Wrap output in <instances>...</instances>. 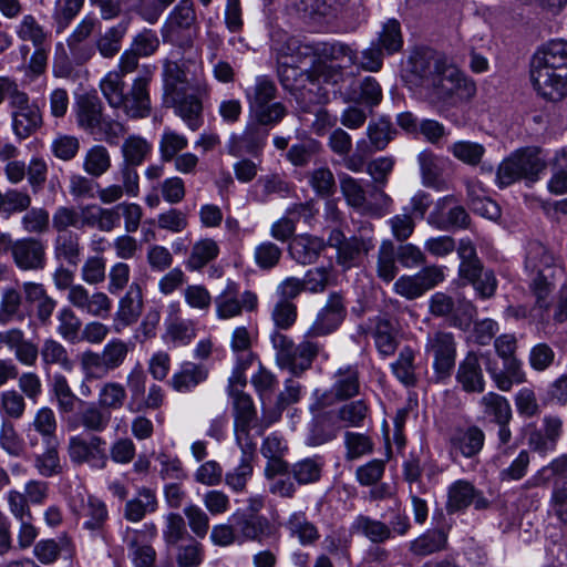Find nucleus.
<instances>
[{
	"label": "nucleus",
	"mask_w": 567,
	"mask_h": 567,
	"mask_svg": "<svg viewBox=\"0 0 567 567\" xmlns=\"http://www.w3.org/2000/svg\"><path fill=\"white\" fill-rule=\"evenodd\" d=\"M411 63L412 72L422 79L427 89L429 102L441 113L467 103L476 93L474 81L442 54H416Z\"/></svg>",
	"instance_id": "nucleus-1"
},
{
	"label": "nucleus",
	"mask_w": 567,
	"mask_h": 567,
	"mask_svg": "<svg viewBox=\"0 0 567 567\" xmlns=\"http://www.w3.org/2000/svg\"><path fill=\"white\" fill-rule=\"evenodd\" d=\"M277 61H290L303 64L310 60V66L322 76L323 82L338 84L343 81L342 70L357 64L358 54L350 45L333 42H303L296 37L279 35L274 41Z\"/></svg>",
	"instance_id": "nucleus-2"
},
{
	"label": "nucleus",
	"mask_w": 567,
	"mask_h": 567,
	"mask_svg": "<svg viewBox=\"0 0 567 567\" xmlns=\"http://www.w3.org/2000/svg\"><path fill=\"white\" fill-rule=\"evenodd\" d=\"M526 268L535 272L532 278L530 289L536 298V307L528 309L524 305L508 306L505 309L506 318L515 320L532 319L544 321L548 318V297L555 287V280L560 277L563 270L555 265L554 256L538 241L528 245L526 255Z\"/></svg>",
	"instance_id": "nucleus-3"
},
{
	"label": "nucleus",
	"mask_w": 567,
	"mask_h": 567,
	"mask_svg": "<svg viewBox=\"0 0 567 567\" xmlns=\"http://www.w3.org/2000/svg\"><path fill=\"white\" fill-rule=\"evenodd\" d=\"M156 66L144 64L133 80L130 90L124 93L125 83L115 73H107L100 89L112 109L121 110L127 117L138 120L148 117L152 111L150 85Z\"/></svg>",
	"instance_id": "nucleus-4"
},
{
	"label": "nucleus",
	"mask_w": 567,
	"mask_h": 567,
	"mask_svg": "<svg viewBox=\"0 0 567 567\" xmlns=\"http://www.w3.org/2000/svg\"><path fill=\"white\" fill-rule=\"evenodd\" d=\"M78 126L94 141L116 146L125 135V125L104 114V106L96 95H81L75 104Z\"/></svg>",
	"instance_id": "nucleus-5"
},
{
	"label": "nucleus",
	"mask_w": 567,
	"mask_h": 567,
	"mask_svg": "<svg viewBox=\"0 0 567 567\" xmlns=\"http://www.w3.org/2000/svg\"><path fill=\"white\" fill-rule=\"evenodd\" d=\"M270 340L276 350L277 364L293 374H299L309 369L316 357L323 350L322 343L307 338L306 333L298 344L281 331H272Z\"/></svg>",
	"instance_id": "nucleus-6"
},
{
	"label": "nucleus",
	"mask_w": 567,
	"mask_h": 567,
	"mask_svg": "<svg viewBox=\"0 0 567 567\" xmlns=\"http://www.w3.org/2000/svg\"><path fill=\"white\" fill-rule=\"evenodd\" d=\"M231 414L234 419L235 442L238 447L250 449L257 445V440L270 422H262L258 417L257 408L249 393H235L230 396Z\"/></svg>",
	"instance_id": "nucleus-7"
},
{
	"label": "nucleus",
	"mask_w": 567,
	"mask_h": 567,
	"mask_svg": "<svg viewBox=\"0 0 567 567\" xmlns=\"http://www.w3.org/2000/svg\"><path fill=\"white\" fill-rule=\"evenodd\" d=\"M246 99L258 124L274 126L287 114L286 106L280 102H270L277 95V86L272 79L267 75L256 78L254 85L246 90Z\"/></svg>",
	"instance_id": "nucleus-8"
},
{
	"label": "nucleus",
	"mask_w": 567,
	"mask_h": 567,
	"mask_svg": "<svg viewBox=\"0 0 567 567\" xmlns=\"http://www.w3.org/2000/svg\"><path fill=\"white\" fill-rule=\"evenodd\" d=\"M72 514L81 520L82 528L94 538L105 539L110 513L100 497L76 491L70 499Z\"/></svg>",
	"instance_id": "nucleus-9"
},
{
	"label": "nucleus",
	"mask_w": 567,
	"mask_h": 567,
	"mask_svg": "<svg viewBox=\"0 0 567 567\" xmlns=\"http://www.w3.org/2000/svg\"><path fill=\"white\" fill-rule=\"evenodd\" d=\"M546 162L537 147L515 152L498 166L496 181L499 187H507L522 178H537Z\"/></svg>",
	"instance_id": "nucleus-10"
},
{
	"label": "nucleus",
	"mask_w": 567,
	"mask_h": 567,
	"mask_svg": "<svg viewBox=\"0 0 567 567\" xmlns=\"http://www.w3.org/2000/svg\"><path fill=\"white\" fill-rule=\"evenodd\" d=\"M327 246L337 250V264L343 270H348L362 265L365 257L374 249L375 241L367 236L347 238L341 230L332 229L328 236Z\"/></svg>",
	"instance_id": "nucleus-11"
},
{
	"label": "nucleus",
	"mask_w": 567,
	"mask_h": 567,
	"mask_svg": "<svg viewBox=\"0 0 567 567\" xmlns=\"http://www.w3.org/2000/svg\"><path fill=\"white\" fill-rule=\"evenodd\" d=\"M197 16L192 0H179L168 13L161 33L164 42L190 47L189 31L196 25Z\"/></svg>",
	"instance_id": "nucleus-12"
},
{
	"label": "nucleus",
	"mask_w": 567,
	"mask_h": 567,
	"mask_svg": "<svg viewBox=\"0 0 567 567\" xmlns=\"http://www.w3.org/2000/svg\"><path fill=\"white\" fill-rule=\"evenodd\" d=\"M66 451L74 465L87 464L94 470H104L107 466L106 441L102 436L91 435L85 439L73 435L68 441Z\"/></svg>",
	"instance_id": "nucleus-13"
},
{
	"label": "nucleus",
	"mask_w": 567,
	"mask_h": 567,
	"mask_svg": "<svg viewBox=\"0 0 567 567\" xmlns=\"http://www.w3.org/2000/svg\"><path fill=\"white\" fill-rule=\"evenodd\" d=\"M425 352L433 357L434 377L437 382L447 379L456 359V341L454 334L436 331L427 336Z\"/></svg>",
	"instance_id": "nucleus-14"
},
{
	"label": "nucleus",
	"mask_w": 567,
	"mask_h": 567,
	"mask_svg": "<svg viewBox=\"0 0 567 567\" xmlns=\"http://www.w3.org/2000/svg\"><path fill=\"white\" fill-rule=\"evenodd\" d=\"M346 316L347 307L343 296L339 292H331L305 333L312 340L330 336L340 328Z\"/></svg>",
	"instance_id": "nucleus-15"
},
{
	"label": "nucleus",
	"mask_w": 567,
	"mask_h": 567,
	"mask_svg": "<svg viewBox=\"0 0 567 567\" xmlns=\"http://www.w3.org/2000/svg\"><path fill=\"white\" fill-rule=\"evenodd\" d=\"M216 316L220 320L238 317L244 310H252L257 306V296L246 290L240 293L239 285L228 279L225 288L214 298Z\"/></svg>",
	"instance_id": "nucleus-16"
},
{
	"label": "nucleus",
	"mask_w": 567,
	"mask_h": 567,
	"mask_svg": "<svg viewBox=\"0 0 567 567\" xmlns=\"http://www.w3.org/2000/svg\"><path fill=\"white\" fill-rule=\"evenodd\" d=\"M12 130L20 140H25L42 125V114L39 106L30 103L29 95L22 92L11 103Z\"/></svg>",
	"instance_id": "nucleus-17"
},
{
	"label": "nucleus",
	"mask_w": 567,
	"mask_h": 567,
	"mask_svg": "<svg viewBox=\"0 0 567 567\" xmlns=\"http://www.w3.org/2000/svg\"><path fill=\"white\" fill-rule=\"evenodd\" d=\"M482 363L486 367L492 363L489 352L470 351L460 362L455 378L463 391L467 393H482L484 391L485 380Z\"/></svg>",
	"instance_id": "nucleus-18"
},
{
	"label": "nucleus",
	"mask_w": 567,
	"mask_h": 567,
	"mask_svg": "<svg viewBox=\"0 0 567 567\" xmlns=\"http://www.w3.org/2000/svg\"><path fill=\"white\" fill-rule=\"evenodd\" d=\"M144 308L143 290L138 282L133 281L123 297L120 298L113 317L112 329L121 333L127 327L136 323Z\"/></svg>",
	"instance_id": "nucleus-19"
},
{
	"label": "nucleus",
	"mask_w": 567,
	"mask_h": 567,
	"mask_svg": "<svg viewBox=\"0 0 567 567\" xmlns=\"http://www.w3.org/2000/svg\"><path fill=\"white\" fill-rule=\"evenodd\" d=\"M96 23L95 18L86 16L66 39L70 60L74 65H83L94 56L95 44L91 42L90 37Z\"/></svg>",
	"instance_id": "nucleus-20"
},
{
	"label": "nucleus",
	"mask_w": 567,
	"mask_h": 567,
	"mask_svg": "<svg viewBox=\"0 0 567 567\" xmlns=\"http://www.w3.org/2000/svg\"><path fill=\"white\" fill-rule=\"evenodd\" d=\"M112 416L109 410L103 409L96 402H81V408L75 415L65 420V427L70 432L83 429L86 432L102 433L111 423Z\"/></svg>",
	"instance_id": "nucleus-21"
},
{
	"label": "nucleus",
	"mask_w": 567,
	"mask_h": 567,
	"mask_svg": "<svg viewBox=\"0 0 567 567\" xmlns=\"http://www.w3.org/2000/svg\"><path fill=\"white\" fill-rule=\"evenodd\" d=\"M68 301L82 313L91 317L105 319L112 310V300L103 291H90L80 284H76L68 292Z\"/></svg>",
	"instance_id": "nucleus-22"
},
{
	"label": "nucleus",
	"mask_w": 567,
	"mask_h": 567,
	"mask_svg": "<svg viewBox=\"0 0 567 567\" xmlns=\"http://www.w3.org/2000/svg\"><path fill=\"white\" fill-rule=\"evenodd\" d=\"M530 81L534 90L544 100L559 102L567 96V74L533 66Z\"/></svg>",
	"instance_id": "nucleus-23"
},
{
	"label": "nucleus",
	"mask_w": 567,
	"mask_h": 567,
	"mask_svg": "<svg viewBox=\"0 0 567 567\" xmlns=\"http://www.w3.org/2000/svg\"><path fill=\"white\" fill-rule=\"evenodd\" d=\"M488 502L482 492L465 480H457L449 486L446 509L449 513L464 511L470 505H474L476 509H483Z\"/></svg>",
	"instance_id": "nucleus-24"
},
{
	"label": "nucleus",
	"mask_w": 567,
	"mask_h": 567,
	"mask_svg": "<svg viewBox=\"0 0 567 567\" xmlns=\"http://www.w3.org/2000/svg\"><path fill=\"white\" fill-rule=\"evenodd\" d=\"M122 540L127 547L128 557L135 567H153L156 559L155 549L147 544L146 534L142 529L125 527Z\"/></svg>",
	"instance_id": "nucleus-25"
},
{
	"label": "nucleus",
	"mask_w": 567,
	"mask_h": 567,
	"mask_svg": "<svg viewBox=\"0 0 567 567\" xmlns=\"http://www.w3.org/2000/svg\"><path fill=\"white\" fill-rule=\"evenodd\" d=\"M209 369L203 363L184 361L168 380V385L178 393L193 392L197 386L206 382Z\"/></svg>",
	"instance_id": "nucleus-26"
},
{
	"label": "nucleus",
	"mask_w": 567,
	"mask_h": 567,
	"mask_svg": "<svg viewBox=\"0 0 567 567\" xmlns=\"http://www.w3.org/2000/svg\"><path fill=\"white\" fill-rule=\"evenodd\" d=\"M361 392V373L355 364H347L336 370L330 394L338 401H346Z\"/></svg>",
	"instance_id": "nucleus-27"
},
{
	"label": "nucleus",
	"mask_w": 567,
	"mask_h": 567,
	"mask_svg": "<svg viewBox=\"0 0 567 567\" xmlns=\"http://www.w3.org/2000/svg\"><path fill=\"white\" fill-rule=\"evenodd\" d=\"M13 260L21 270H39L45 265V249L41 241L23 238L14 241Z\"/></svg>",
	"instance_id": "nucleus-28"
},
{
	"label": "nucleus",
	"mask_w": 567,
	"mask_h": 567,
	"mask_svg": "<svg viewBox=\"0 0 567 567\" xmlns=\"http://www.w3.org/2000/svg\"><path fill=\"white\" fill-rule=\"evenodd\" d=\"M233 522L237 543L243 544L246 542L261 543L266 530L269 527L268 519L262 516L248 515L244 512H236L230 516Z\"/></svg>",
	"instance_id": "nucleus-29"
},
{
	"label": "nucleus",
	"mask_w": 567,
	"mask_h": 567,
	"mask_svg": "<svg viewBox=\"0 0 567 567\" xmlns=\"http://www.w3.org/2000/svg\"><path fill=\"white\" fill-rule=\"evenodd\" d=\"M175 107L176 114L186 123L189 130L197 131L204 122L203 103L195 94H187V91L177 93L165 99Z\"/></svg>",
	"instance_id": "nucleus-30"
},
{
	"label": "nucleus",
	"mask_w": 567,
	"mask_h": 567,
	"mask_svg": "<svg viewBox=\"0 0 567 567\" xmlns=\"http://www.w3.org/2000/svg\"><path fill=\"white\" fill-rule=\"evenodd\" d=\"M340 92L344 101L364 104L370 107L377 106L382 100V89L372 76H365L358 83L351 81L350 85L344 89L341 85Z\"/></svg>",
	"instance_id": "nucleus-31"
},
{
	"label": "nucleus",
	"mask_w": 567,
	"mask_h": 567,
	"mask_svg": "<svg viewBox=\"0 0 567 567\" xmlns=\"http://www.w3.org/2000/svg\"><path fill=\"white\" fill-rule=\"evenodd\" d=\"M293 189V184L279 174H269L257 179L249 196L255 202L266 203L272 195H278L282 198L289 197Z\"/></svg>",
	"instance_id": "nucleus-32"
},
{
	"label": "nucleus",
	"mask_w": 567,
	"mask_h": 567,
	"mask_svg": "<svg viewBox=\"0 0 567 567\" xmlns=\"http://www.w3.org/2000/svg\"><path fill=\"white\" fill-rule=\"evenodd\" d=\"M532 65L567 74V41H549L534 55Z\"/></svg>",
	"instance_id": "nucleus-33"
},
{
	"label": "nucleus",
	"mask_w": 567,
	"mask_h": 567,
	"mask_svg": "<svg viewBox=\"0 0 567 567\" xmlns=\"http://www.w3.org/2000/svg\"><path fill=\"white\" fill-rule=\"evenodd\" d=\"M158 508V501L153 489L142 487L137 495L128 499L123 508V517L131 523L142 522L147 514L155 513Z\"/></svg>",
	"instance_id": "nucleus-34"
},
{
	"label": "nucleus",
	"mask_w": 567,
	"mask_h": 567,
	"mask_svg": "<svg viewBox=\"0 0 567 567\" xmlns=\"http://www.w3.org/2000/svg\"><path fill=\"white\" fill-rule=\"evenodd\" d=\"M63 550L74 553V544L66 535H61L58 539L45 538L33 545L32 554L34 558L42 565L49 566L56 563Z\"/></svg>",
	"instance_id": "nucleus-35"
},
{
	"label": "nucleus",
	"mask_w": 567,
	"mask_h": 567,
	"mask_svg": "<svg viewBox=\"0 0 567 567\" xmlns=\"http://www.w3.org/2000/svg\"><path fill=\"white\" fill-rule=\"evenodd\" d=\"M278 78L285 90L291 93L298 91L305 82H313L322 79L313 68L301 69L299 64H292L290 61L278 62Z\"/></svg>",
	"instance_id": "nucleus-36"
},
{
	"label": "nucleus",
	"mask_w": 567,
	"mask_h": 567,
	"mask_svg": "<svg viewBox=\"0 0 567 567\" xmlns=\"http://www.w3.org/2000/svg\"><path fill=\"white\" fill-rule=\"evenodd\" d=\"M417 163L422 184L426 187L442 190L445 188L443 179V159L430 150H424L417 155Z\"/></svg>",
	"instance_id": "nucleus-37"
},
{
	"label": "nucleus",
	"mask_w": 567,
	"mask_h": 567,
	"mask_svg": "<svg viewBox=\"0 0 567 567\" xmlns=\"http://www.w3.org/2000/svg\"><path fill=\"white\" fill-rule=\"evenodd\" d=\"M130 24L131 20L126 18L122 19L115 25L107 28L96 39L95 50H97L104 59H112L117 55L122 49V42L128 31Z\"/></svg>",
	"instance_id": "nucleus-38"
},
{
	"label": "nucleus",
	"mask_w": 567,
	"mask_h": 567,
	"mask_svg": "<svg viewBox=\"0 0 567 567\" xmlns=\"http://www.w3.org/2000/svg\"><path fill=\"white\" fill-rule=\"evenodd\" d=\"M257 445H251L250 449L239 447L241 451V457L238 465L228 471L225 475L226 485L235 493H243L246 491L248 481L251 478L254 473V466L251 464Z\"/></svg>",
	"instance_id": "nucleus-39"
},
{
	"label": "nucleus",
	"mask_w": 567,
	"mask_h": 567,
	"mask_svg": "<svg viewBox=\"0 0 567 567\" xmlns=\"http://www.w3.org/2000/svg\"><path fill=\"white\" fill-rule=\"evenodd\" d=\"M39 354L43 370L47 373H49L52 367H59L68 372L73 369L74 364L66 348L52 338H48L42 342Z\"/></svg>",
	"instance_id": "nucleus-40"
},
{
	"label": "nucleus",
	"mask_w": 567,
	"mask_h": 567,
	"mask_svg": "<svg viewBox=\"0 0 567 567\" xmlns=\"http://www.w3.org/2000/svg\"><path fill=\"white\" fill-rule=\"evenodd\" d=\"M309 184L315 193L326 199L327 213H336L337 204L330 200L337 189L333 173L328 167H318L309 173Z\"/></svg>",
	"instance_id": "nucleus-41"
},
{
	"label": "nucleus",
	"mask_w": 567,
	"mask_h": 567,
	"mask_svg": "<svg viewBox=\"0 0 567 567\" xmlns=\"http://www.w3.org/2000/svg\"><path fill=\"white\" fill-rule=\"evenodd\" d=\"M44 451L33 456V466L40 476L50 478L63 473V464L59 452V441L43 443Z\"/></svg>",
	"instance_id": "nucleus-42"
},
{
	"label": "nucleus",
	"mask_w": 567,
	"mask_h": 567,
	"mask_svg": "<svg viewBox=\"0 0 567 567\" xmlns=\"http://www.w3.org/2000/svg\"><path fill=\"white\" fill-rule=\"evenodd\" d=\"M484 432L477 426L457 430L451 437L452 449L465 457L476 455L483 447Z\"/></svg>",
	"instance_id": "nucleus-43"
},
{
	"label": "nucleus",
	"mask_w": 567,
	"mask_h": 567,
	"mask_svg": "<svg viewBox=\"0 0 567 567\" xmlns=\"http://www.w3.org/2000/svg\"><path fill=\"white\" fill-rule=\"evenodd\" d=\"M286 529L291 537H296L302 546L313 545L319 538L320 533L317 526L308 520L302 511L293 512L285 523Z\"/></svg>",
	"instance_id": "nucleus-44"
},
{
	"label": "nucleus",
	"mask_w": 567,
	"mask_h": 567,
	"mask_svg": "<svg viewBox=\"0 0 567 567\" xmlns=\"http://www.w3.org/2000/svg\"><path fill=\"white\" fill-rule=\"evenodd\" d=\"M373 340L379 353L383 357L392 355L398 346V329L395 324L385 317H378L373 328Z\"/></svg>",
	"instance_id": "nucleus-45"
},
{
	"label": "nucleus",
	"mask_w": 567,
	"mask_h": 567,
	"mask_svg": "<svg viewBox=\"0 0 567 567\" xmlns=\"http://www.w3.org/2000/svg\"><path fill=\"white\" fill-rule=\"evenodd\" d=\"M371 410L364 399L354 400L337 410V420L341 427H362L370 417Z\"/></svg>",
	"instance_id": "nucleus-46"
},
{
	"label": "nucleus",
	"mask_w": 567,
	"mask_h": 567,
	"mask_svg": "<svg viewBox=\"0 0 567 567\" xmlns=\"http://www.w3.org/2000/svg\"><path fill=\"white\" fill-rule=\"evenodd\" d=\"M341 426L334 424L328 414H323L309 425L305 443L308 446H320L338 436Z\"/></svg>",
	"instance_id": "nucleus-47"
},
{
	"label": "nucleus",
	"mask_w": 567,
	"mask_h": 567,
	"mask_svg": "<svg viewBox=\"0 0 567 567\" xmlns=\"http://www.w3.org/2000/svg\"><path fill=\"white\" fill-rule=\"evenodd\" d=\"M218 255V244L214 239L204 238L193 245L185 266L190 271H197L215 260Z\"/></svg>",
	"instance_id": "nucleus-48"
},
{
	"label": "nucleus",
	"mask_w": 567,
	"mask_h": 567,
	"mask_svg": "<svg viewBox=\"0 0 567 567\" xmlns=\"http://www.w3.org/2000/svg\"><path fill=\"white\" fill-rule=\"evenodd\" d=\"M30 430L39 433L42 443L56 442L58 420L54 411L49 406L38 409L33 419L28 423Z\"/></svg>",
	"instance_id": "nucleus-49"
},
{
	"label": "nucleus",
	"mask_w": 567,
	"mask_h": 567,
	"mask_svg": "<svg viewBox=\"0 0 567 567\" xmlns=\"http://www.w3.org/2000/svg\"><path fill=\"white\" fill-rule=\"evenodd\" d=\"M127 399L125 386L116 381H106L99 386L96 403L112 415L113 411L121 410Z\"/></svg>",
	"instance_id": "nucleus-50"
},
{
	"label": "nucleus",
	"mask_w": 567,
	"mask_h": 567,
	"mask_svg": "<svg viewBox=\"0 0 567 567\" xmlns=\"http://www.w3.org/2000/svg\"><path fill=\"white\" fill-rule=\"evenodd\" d=\"M323 466V457H306L291 465L290 474L299 485L313 484L320 480Z\"/></svg>",
	"instance_id": "nucleus-51"
},
{
	"label": "nucleus",
	"mask_w": 567,
	"mask_h": 567,
	"mask_svg": "<svg viewBox=\"0 0 567 567\" xmlns=\"http://www.w3.org/2000/svg\"><path fill=\"white\" fill-rule=\"evenodd\" d=\"M414 359V351L410 347H404L398 359L391 363L393 374L405 386H415L419 381Z\"/></svg>",
	"instance_id": "nucleus-52"
},
{
	"label": "nucleus",
	"mask_w": 567,
	"mask_h": 567,
	"mask_svg": "<svg viewBox=\"0 0 567 567\" xmlns=\"http://www.w3.org/2000/svg\"><path fill=\"white\" fill-rule=\"evenodd\" d=\"M121 153L123 158L121 163H127L128 165L137 167L142 165L152 153V145L144 137L133 134L124 140L121 146Z\"/></svg>",
	"instance_id": "nucleus-53"
},
{
	"label": "nucleus",
	"mask_w": 567,
	"mask_h": 567,
	"mask_svg": "<svg viewBox=\"0 0 567 567\" xmlns=\"http://www.w3.org/2000/svg\"><path fill=\"white\" fill-rule=\"evenodd\" d=\"M483 413L495 423H509L513 412L508 400L495 392L484 394L480 401Z\"/></svg>",
	"instance_id": "nucleus-54"
},
{
	"label": "nucleus",
	"mask_w": 567,
	"mask_h": 567,
	"mask_svg": "<svg viewBox=\"0 0 567 567\" xmlns=\"http://www.w3.org/2000/svg\"><path fill=\"white\" fill-rule=\"evenodd\" d=\"M23 319L21 292L14 288L3 289L0 299V324L6 326Z\"/></svg>",
	"instance_id": "nucleus-55"
},
{
	"label": "nucleus",
	"mask_w": 567,
	"mask_h": 567,
	"mask_svg": "<svg viewBox=\"0 0 567 567\" xmlns=\"http://www.w3.org/2000/svg\"><path fill=\"white\" fill-rule=\"evenodd\" d=\"M447 151L461 163L467 166H478L482 164L486 153L485 146L481 143L461 140L452 143Z\"/></svg>",
	"instance_id": "nucleus-56"
},
{
	"label": "nucleus",
	"mask_w": 567,
	"mask_h": 567,
	"mask_svg": "<svg viewBox=\"0 0 567 567\" xmlns=\"http://www.w3.org/2000/svg\"><path fill=\"white\" fill-rule=\"evenodd\" d=\"M352 528L374 544L384 543L391 538L390 526L365 515H359L354 519Z\"/></svg>",
	"instance_id": "nucleus-57"
},
{
	"label": "nucleus",
	"mask_w": 567,
	"mask_h": 567,
	"mask_svg": "<svg viewBox=\"0 0 567 567\" xmlns=\"http://www.w3.org/2000/svg\"><path fill=\"white\" fill-rule=\"evenodd\" d=\"M111 155L102 144L90 147L83 159V169L92 177H100L111 168Z\"/></svg>",
	"instance_id": "nucleus-58"
},
{
	"label": "nucleus",
	"mask_w": 567,
	"mask_h": 567,
	"mask_svg": "<svg viewBox=\"0 0 567 567\" xmlns=\"http://www.w3.org/2000/svg\"><path fill=\"white\" fill-rule=\"evenodd\" d=\"M162 76L165 99L187 91L186 73L177 62L166 60L163 64Z\"/></svg>",
	"instance_id": "nucleus-59"
},
{
	"label": "nucleus",
	"mask_w": 567,
	"mask_h": 567,
	"mask_svg": "<svg viewBox=\"0 0 567 567\" xmlns=\"http://www.w3.org/2000/svg\"><path fill=\"white\" fill-rule=\"evenodd\" d=\"M447 536L442 529L427 530L410 543V550L417 556H426L445 548Z\"/></svg>",
	"instance_id": "nucleus-60"
},
{
	"label": "nucleus",
	"mask_w": 567,
	"mask_h": 567,
	"mask_svg": "<svg viewBox=\"0 0 567 567\" xmlns=\"http://www.w3.org/2000/svg\"><path fill=\"white\" fill-rule=\"evenodd\" d=\"M267 133L258 126H250L245 130L236 143L229 145V154L239 156L243 151L256 154L265 144Z\"/></svg>",
	"instance_id": "nucleus-61"
},
{
	"label": "nucleus",
	"mask_w": 567,
	"mask_h": 567,
	"mask_svg": "<svg viewBox=\"0 0 567 567\" xmlns=\"http://www.w3.org/2000/svg\"><path fill=\"white\" fill-rule=\"evenodd\" d=\"M187 145L188 140L185 135L169 127L164 128L158 142L161 161L164 163L172 162Z\"/></svg>",
	"instance_id": "nucleus-62"
},
{
	"label": "nucleus",
	"mask_w": 567,
	"mask_h": 567,
	"mask_svg": "<svg viewBox=\"0 0 567 567\" xmlns=\"http://www.w3.org/2000/svg\"><path fill=\"white\" fill-rule=\"evenodd\" d=\"M16 33L22 41H29L33 47L49 43V32L38 22L32 14H25L16 27Z\"/></svg>",
	"instance_id": "nucleus-63"
},
{
	"label": "nucleus",
	"mask_w": 567,
	"mask_h": 567,
	"mask_svg": "<svg viewBox=\"0 0 567 567\" xmlns=\"http://www.w3.org/2000/svg\"><path fill=\"white\" fill-rule=\"evenodd\" d=\"M551 177L548 189L553 194L567 193V151L559 150L549 163Z\"/></svg>",
	"instance_id": "nucleus-64"
}]
</instances>
